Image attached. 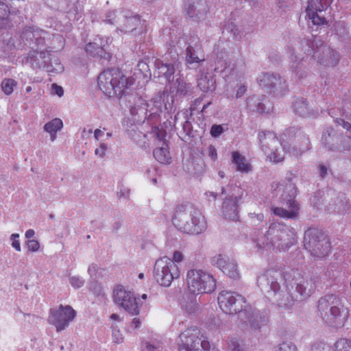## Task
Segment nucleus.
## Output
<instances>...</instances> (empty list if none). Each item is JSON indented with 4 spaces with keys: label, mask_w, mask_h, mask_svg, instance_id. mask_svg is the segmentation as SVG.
Wrapping results in <instances>:
<instances>
[{
    "label": "nucleus",
    "mask_w": 351,
    "mask_h": 351,
    "mask_svg": "<svg viewBox=\"0 0 351 351\" xmlns=\"http://www.w3.org/2000/svg\"><path fill=\"white\" fill-rule=\"evenodd\" d=\"M153 272L156 282L165 287H169L173 280L180 276L178 265L167 256H163L156 261Z\"/></svg>",
    "instance_id": "nucleus-11"
},
{
    "label": "nucleus",
    "mask_w": 351,
    "mask_h": 351,
    "mask_svg": "<svg viewBox=\"0 0 351 351\" xmlns=\"http://www.w3.org/2000/svg\"><path fill=\"white\" fill-rule=\"evenodd\" d=\"M112 341L114 343L119 344L122 343L124 340V337L121 332L120 330L117 326H112Z\"/></svg>",
    "instance_id": "nucleus-46"
},
{
    "label": "nucleus",
    "mask_w": 351,
    "mask_h": 351,
    "mask_svg": "<svg viewBox=\"0 0 351 351\" xmlns=\"http://www.w3.org/2000/svg\"><path fill=\"white\" fill-rule=\"evenodd\" d=\"M317 310L324 322L335 328H343L350 317V309L345 306L342 298L335 294L320 298Z\"/></svg>",
    "instance_id": "nucleus-4"
},
{
    "label": "nucleus",
    "mask_w": 351,
    "mask_h": 351,
    "mask_svg": "<svg viewBox=\"0 0 351 351\" xmlns=\"http://www.w3.org/2000/svg\"><path fill=\"white\" fill-rule=\"evenodd\" d=\"M63 125V122L60 118H54L47 122L43 129L49 134L51 141L53 142L57 138V133L61 131Z\"/></svg>",
    "instance_id": "nucleus-30"
},
{
    "label": "nucleus",
    "mask_w": 351,
    "mask_h": 351,
    "mask_svg": "<svg viewBox=\"0 0 351 351\" xmlns=\"http://www.w3.org/2000/svg\"><path fill=\"white\" fill-rule=\"evenodd\" d=\"M295 234L293 228L276 222L269 227L265 235L254 232L251 243L255 252L261 254L271 250H286L295 243Z\"/></svg>",
    "instance_id": "nucleus-2"
},
{
    "label": "nucleus",
    "mask_w": 351,
    "mask_h": 351,
    "mask_svg": "<svg viewBox=\"0 0 351 351\" xmlns=\"http://www.w3.org/2000/svg\"><path fill=\"white\" fill-rule=\"evenodd\" d=\"M171 259L178 265V264L183 261L184 254L180 251H175Z\"/></svg>",
    "instance_id": "nucleus-55"
},
{
    "label": "nucleus",
    "mask_w": 351,
    "mask_h": 351,
    "mask_svg": "<svg viewBox=\"0 0 351 351\" xmlns=\"http://www.w3.org/2000/svg\"><path fill=\"white\" fill-rule=\"evenodd\" d=\"M26 247L29 252H36L40 249V243L38 241L32 239L27 241Z\"/></svg>",
    "instance_id": "nucleus-50"
},
{
    "label": "nucleus",
    "mask_w": 351,
    "mask_h": 351,
    "mask_svg": "<svg viewBox=\"0 0 351 351\" xmlns=\"http://www.w3.org/2000/svg\"><path fill=\"white\" fill-rule=\"evenodd\" d=\"M108 148V144L104 142H100L99 147H97L95 150V154L99 158H103L105 156Z\"/></svg>",
    "instance_id": "nucleus-49"
},
{
    "label": "nucleus",
    "mask_w": 351,
    "mask_h": 351,
    "mask_svg": "<svg viewBox=\"0 0 351 351\" xmlns=\"http://www.w3.org/2000/svg\"><path fill=\"white\" fill-rule=\"evenodd\" d=\"M104 135V132L99 129H96L94 132V136H95V139L97 141L101 140Z\"/></svg>",
    "instance_id": "nucleus-62"
},
{
    "label": "nucleus",
    "mask_w": 351,
    "mask_h": 351,
    "mask_svg": "<svg viewBox=\"0 0 351 351\" xmlns=\"http://www.w3.org/2000/svg\"><path fill=\"white\" fill-rule=\"evenodd\" d=\"M156 71L154 76L158 77H163L166 82L169 83L175 76V68L172 64L164 63L160 60L155 61Z\"/></svg>",
    "instance_id": "nucleus-24"
},
{
    "label": "nucleus",
    "mask_w": 351,
    "mask_h": 351,
    "mask_svg": "<svg viewBox=\"0 0 351 351\" xmlns=\"http://www.w3.org/2000/svg\"><path fill=\"white\" fill-rule=\"evenodd\" d=\"M16 84L17 83L14 80L11 78H5L1 84V90L4 94L10 95L13 93L14 88Z\"/></svg>",
    "instance_id": "nucleus-39"
},
{
    "label": "nucleus",
    "mask_w": 351,
    "mask_h": 351,
    "mask_svg": "<svg viewBox=\"0 0 351 351\" xmlns=\"http://www.w3.org/2000/svg\"><path fill=\"white\" fill-rule=\"evenodd\" d=\"M258 138L261 149L266 156V160L273 163L282 162L285 158V152L293 155H298L302 152L295 149L293 151L286 150L276 134L270 131L260 132Z\"/></svg>",
    "instance_id": "nucleus-8"
},
{
    "label": "nucleus",
    "mask_w": 351,
    "mask_h": 351,
    "mask_svg": "<svg viewBox=\"0 0 351 351\" xmlns=\"http://www.w3.org/2000/svg\"><path fill=\"white\" fill-rule=\"evenodd\" d=\"M156 135L158 139L162 142V146L154 149V156L159 162L162 164H169L171 162V158L167 149V145L164 141L165 136L159 131L156 133Z\"/></svg>",
    "instance_id": "nucleus-26"
},
{
    "label": "nucleus",
    "mask_w": 351,
    "mask_h": 351,
    "mask_svg": "<svg viewBox=\"0 0 351 351\" xmlns=\"http://www.w3.org/2000/svg\"><path fill=\"white\" fill-rule=\"evenodd\" d=\"M267 319L262 317L259 313H252L248 317V322L254 328H260L262 325L267 323Z\"/></svg>",
    "instance_id": "nucleus-37"
},
{
    "label": "nucleus",
    "mask_w": 351,
    "mask_h": 351,
    "mask_svg": "<svg viewBox=\"0 0 351 351\" xmlns=\"http://www.w3.org/2000/svg\"><path fill=\"white\" fill-rule=\"evenodd\" d=\"M46 35L47 32L42 29L29 27L23 32L21 37L23 39L34 41L37 45H40L44 43Z\"/></svg>",
    "instance_id": "nucleus-27"
},
{
    "label": "nucleus",
    "mask_w": 351,
    "mask_h": 351,
    "mask_svg": "<svg viewBox=\"0 0 351 351\" xmlns=\"http://www.w3.org/2000/svg\"><path fill=\"white\" fill-rule=\"evenodd\" d=\"M225 267L226 268L222 271L224 274L233 279L239 278V271L237 263L233 259H232L230 263H228Z\"/></svg>",
    "instance_id": "nucleus-36"
},
{
    "label": "nucleus",
    "mask_w": 351,
    "mask_h": 351,
    "mask_svg": "<svg viewBox=\"0 0 351 351\" xmlns=\"http://www.w3.org/2000/svg\"><path fill=\"white\" fill-rule=\"evenodd\" d=\"M69 281L70 285L75 289H79L84 285V280L79 276H71Z\"/></svg>",
    "instance_id": "nucleus-44"
},
{
    "label": "nucleus",
    "mask_w": 351,
    "mask_h": 351,
    "mask_svg": "<svg viewBox=\"0 0 351 351\" xmlns=\"http://www.w3.org/2000/svg\"><path fill=\"white\" fill-rule=\"evenodd\" d=\"M137 66L138 70L143 73L144 76H147L148 74H150L149 66L146 62H139Z\"/></svg>",
    "instance_id": "nucleus-53"
},
{
    "label": "nucleus",
    "mask_w": 351,
    "mask_h": 351,
    "mask_svg": "<svg viewBox=\"0 0 351 351\" xmlns=\"http://www.w3.org/2000/svg\"><path fill=\"white\" fill-rule=\"evenodd\" d=\"M45 70L51 74L60 73L63 72L64 66L58 58L51 57L49 53V58H47Z\"/></svg>",
    "instance_id": "nucleus-33"
},
{
    "label": "nucleus",
    "mask_w": 351,
    "mask_h": 351,
    "mask_svg": "<svg viewBox=\"0 0 351 351\" xmlns=\"http://www.w3.org/2000/svg\"><path fill=\"white\" fill-rule=\"evenodd\" d=\"M311 351H333V348L324 342H318L313 345Z\"/></svg>",
    "instance_id": "nucleus-47"
},
{
    "label": "nucleus",
    "mask_w": 351,
    "mask_h": 351,
    "mask_svg": "<svg viewBox=\"0 0 351 351\" xmlns=\"http://www.w3.org/2000/svg\"><path fill=\"white\" fill-rule=\"evenodd\" d=\"M188 290L193 294L211 293L216 289L214 276L202 269H190L186 273Z\"/></svg>",
    "instance_id": "nucleus-9"
},
{
    "label": "nucleus",
    "mask_w": 351,
    "mask_h": 351,
    "mask_svg": "<svg viewBox=\"0 0 351 351\" xmlns=\"http://www.w3.org/2000/svg\"><path fill=\"white\" fill-rule=\"evenodd\" d=\"M76 316L77 312L71 306L60 304L57 308L50 309L48 322L59 332L68 328Z\"/></svg>",
    "instance_id": "nucleus-14"
},
{
    "label": "nucleus",
    "mask_w": 351,
    "mask_h": 351,
    "mask_svg": "<svg viewBox=\"0 0 351 351\" xmlns=\"http://www.w3.org/2000/svg\"><path fill=\"white\" fill-rule=\"evenodd\" d=\"M231 155L232 162L238 171L248 173L252 170L251 165L247 162L245 158L239 152H232Z\"/></svg>",
    "instance_id": "nucleus-31"
},
{
    "label": "nucleus",
    "mask_w": 351,
    "mask_h": 351,
    "mask_svg": "<svg viewBox=\"0 0 351 351\" xmlns=\"http://www.w3.org/2000/svg\"><path fill=\"white\" fill-rule=\"evenodd\" d=\"M14 11H11L8 5L4 2L0 1V19H2V21L0 23V29L4 27V24L7 23L8 20L5 16H7L8 13H13Z\"/></svg>",
    "instance_id": "nucleus-40"
},
{
    "label": "nucleus",
    "mask_w": 351,
    "mask_h": 351,
    "mask_svg": "<svg viewBox=\"0 0 351 351\" xmlns=\"http://www.w3.org/2000/svg\"><path fill=\"white\" fill-rule=\"evenodd\" d=\"M250 217H251L254 223H255V219H256L258 221H263L265 218L264 215L263 213H250Z\"/></svg>",
    "instance_id": "nucleus-59"
},
{
    "label": "nucleus",
    "mask_w": 351,
    "mask_h": 351,
    "mask_svg": "<svg viewBox=\"0 0 351 351\" xmlns=\"http://www.w3.org/2000/svg\"><path fill=\"white\" fill-rule=\"evenodd\" d=\"M20 235L18 233H13L10 237L12 247L16 251H21V243L19 241Z\"/></svg>",
    "instance_id": "nucleus-45"
},
{
    "label": "nucleus",
    "mask_w": 351,
    "mask_h": 351,
    "mask_svg": "<svg viewBox=\"0 0 351 351\" xmlns=\"http://www.w3.org/2000/svg\"><path fill=\"white\" fill-rule=\"evenodd\" d=\"M141 326V320L138 318H134L131 323V327L134 329H137Z\"/></svg>",
    "instance_id": "nucleus-63"
},
{
    "label": "nucleus",
    "mask_w": 351,
    "mask_h": 351,
    "mask_svg": "<svg viewBox=\"0 0 351 351\" xmlns=\"http://www.w3.org/2000/svg\"><path fill=\"white\" fill-rule=\"evenodd\" d=\"M217 300L219 308L226 314H237L246 311L245 298L236 292L222 291L219 293Z\"/></svg>",
    "instance_id": "nucleus-15"
},
{
    "label": "nucleus",
    "mask_w": 351,
    "mask_h": 351,
    "mask_svg": "<svg viewBox=\"0 0 351 351\" xmlns=\"http://www.w3.org/2000/svg\"><path fill=\"white\" fill-rule=\"evenodd\" d=\"M276 351H297V348L291 343H282Z\"/></svg>",
    "instance_id": "nucleus-51"
},
{
    "label": "nucleus",
    "mask_w": 351,
    "mask_h": 351,
    "mask_svg": "<svg viewBox=\"0 0 351 351\" xmlns=\"http://www.w3.org/2000/svg\"><path fill=\"white\" fill-rule=\"evenodd\" d=\"M208 156L210 158V159L213 161L217 160V152L215 146L210 145L208 146Z\"/></svg>",
    "instance_id": "nucleus-56"
},
{
    "label": "nucleus",
    "mask_w": 351,
    "mask_h": 351,
    "mask_svg": "<svg viewBox=\"0 0 351 351\" xmlns=\"http://www.w3.org/2000/svg\"><path fill=\"white\" fill-rule=\"evenodd\" d=\"M232 260L228 256L223 254H219L211 258V264L213 266L218 268L221 271L226 268L225 266Z\"/></svg>",
    "instance_id": "nucleus-35"
},
{
    "label": "nucleus",
    "mask_w": 351,
    "mask_h": 351,
    "mask_svg": "<svg viewBox=\"0 0 351 351\" xmlns=\"http://www.w3.org/2000/svg\"><path fill=\"white\" fill-rule=\"evenodd\" d=\"M335 123L339 125H341L344 129L347 130H350L351 129V123L346 121L344 119L337 118L335 119Z\"/></svg>",
    "instance_id": "nucleus-57"
},
{
    "label": "nucleus",
    "mask_w": 351,
    "mask_h": 351,
    "mask_svg": "<svg viewBox=\"0 0 351 351\" xmlns=\"http://www.w3.org/2000/svg\"><path fill=\"white\" fill-rule=\"evenodd\" d=\"M226 29L232 34L234 38L239 39L241 38V31L234 22H228L226 24Z\"/></svg>",
    "instance_id": "nucleus-42"
},
{
    "label": "nucleus",
    "mask_w": 351,
    "mask_h": 351,
    "mask_svg": "<svg viewBox=\"0 0 351 351\" xmlns=\"http://www.w3.org/2000/svg\"><path fill=\"white\" fill-rule=\"evenodd\" d=\"M223 132V129L220 125H214L210 129V134L213 137H217L221 134Z\"/></svg>",
    "instance_id": "nucleus-54"
},
{
    "label": "nucleus",
    "mask_w": 351,
    "mask_h": 351,
    "mask_svg": "<svg viewBox=\"0 0 351 351\" xmlns=\"http://www.w3.org/2000/svg\"><path fill=\"white\" fill-rule=\"evenodd\" d=\"M205 60V56L199 43L189 46L186 50V61L189 64L199 63Z\"/></svg>",
    "instance_id": "nucleus-28"
},
{
    "label": "nucleus",
    "mask_w": 351,
    "mask_h": 351,
    "mask_svg": "<svg viewBox=\"0 0 351 351\" xmlns=\"http://www.w3.org/2000/svg\"><path fill=\"white\" fill-rule=\"evenodd\" d=\"M206 199L209 202L215 201L217 199V193L212 191H208L205 193Z\"/></svg>",
    "instance_id": "nucleus-61"
},
{
    "label": "nucleus",
    "mask_w": 351,
    "mask_h": 351,
    "mask_svg": "<svg viewBox=\"0 0 351 351\" xmlns=\"http://www.w3.org/2000/svg\"><path fill=\"white\" fill-rule=\"evenodd\" d=\"M274 191L276 195H280L284 207L273 208L274 214L284 219H295L298 215L299 206L295 200L297 193L295 184L291 180L276 184Z\"/></svg>",
    "instance_id": "nucleus-6"
},
{
    "label": "nucleus",
    "mask_w": 351,
    "mask_h": 351,
    "mask_svg": "<svg viewBox=\"0 0 351 351\" xmlns=\"http://www.w3.org/2000/svg\"><path fill=\"white\" fill-rule=\"evenodd\" d=\"M246 90H247V88H246V86L245 85L239 86L238 87L237 90L236 97L237 98L241 97L245 94Z\"/></svg>",
    "instance_id": "nucleus-60"
},
{
    "label": "nucleus",
    "mask_w": 351,
    "mask_h": 351,
    "mask_svg": "<svg viewBox=\"0 0 351 351\" xmlns=\"http://www.w3.org/2000/svg\"><path fill=\"white\" fill-rule=\"evenodd\" d=\"M49 51H33L30 52L27 57V62L34 69L43 68L45 69L47 58H49Z\"/></svg>",
    "instance_id": "nucleus-29"
},
{
    "label": "nucleus",
    "mask_w": 351,
    "mask_h": 351,
    "mask_svg": "<svg viewBox=\"0 0 351 351\" xmlns=\"http://www.w3.org/2000/svg\"><path fill=\"white\" fill-rule=\"evenodd\" d=\"M130 195V189L126 187H121L119 191L117 192V195L119 197L128 198Z\"/></svg>",
    "instance_id": "nucleus-58"
},
{
    "label": "nucleus",
    "mask_w": 351,
    "mask_h": 351,
    "mask_svg": "<svg viewBox=\"0 0 351 351\" xmlns=\"http://www.w3.org/2000/svg\"><path fill=\"white\" fill-rule=\"evenodd\" d=\"M197 86L204 92H213L215 89V82L212 77L202 76L198 79Z\"/></svg>",
    "instance_id": "nucleus-34"
},
{
    "label": "nucleus",
    "mask_w": 351,
    "mask_h": 351,
    "mask_svg": "<svg viewBox=\"0 0 351 351\" xmlns=\"http://www.w3.org/2000/svg\"><path fill=\"white\" fill-rule=\"evenodd\" d=\"M293 110L300 117H307L314 115V113L309 109L306 100L303 99H295L293 104Z\"/></svg>",
    "instance_id": "nucleus-32"
},
{
    "label": "nucleus",
    "mask_w": 351,
    "mask_h": 351,
    "mask_svg": "<svg viewBox=\"0 0 351 351\" xmlns=\"http://www.w3.org/2000/svg\"><path fill=\"white\" fill-rule=\"evenodd\" d=\"M173 95L168 92L158 93L147 104L148 120L156 122L162 115L168 119L173 110Z\"/></svg>",
    "instance_id": "nucleus-10"
},
{
    "label": "nucleus",
    "mask_w": 351,
    "mask_h": 351,
    "mask_svg": "<svg viewBox=\"0 0 351 351\" xmlns=\"http://www.w3.org/2000/svg\"><path fill=\"white\" fill-rule=\"evenodd\" d=\"M198 304L195 301L190 300L182 304V310L188 313L193 314L198 310Z\"/></svg>",
    "instance_id": "nucleus-43"
},
{
    "label": "nucleus",
    "mask_w": 351,
    "mask_h": 351,
    "mask_svg": "<svg viewBox=\"0 0 351 351\" xmlns=\"http://www.w3.org/2000/svg\"><path fill=\"white\" fill-rule=\"evenodd\" d=\"M304 53L317 58L320 63L326 66H335L339 60V53L332 49L324 45L321 40L316 36H311L304 40L302 43Z\"/></svg>",
    "instance_id": "nucleus-7"
},
{
    "label": "nucleus",
    "mask_w": 351,
    "mask_h": 351,
    "mask_svg": "<svg viewBox=\"0 0 351 351\" xmlns=\"http://www.w3.org/2000/svg\"><path fill=\"white\" fill-rule=\"evenodd\" d=\"M113 300L117 305L131 315H138L142 306L134 293L126 290L122 285H117L114 289Z\"/></svg>",
    "instance_id": "nucleus-16"
},
{
    "label": "nucleus",
    "mask_w": 351,
    "mask_h": 351,
    "mask_svg": "<svg viewBox=\"0 0 351 351\" xmlns=\"http://www.w3.org/2000/svg\"><path fill=\"white\" fill-rule=\"evenodd\" d=\"M169 84L170 92L175 94L176 97H184L191 90V84L187 83L184 77L180 73L175 75Z\"/></svg>",
    "instance_id": "nucleus-21"
},
{
    "label": "nucleus",
    "mask_w": 351,
    "mask_h": 351,
    "mask_svg": "<svg viewBox=\"0 0 351 351\" xmlns=\"http://www.w3.org/2000/svg\"><path fill=\"white\" fill-rule=\"evenodd\" d=\"M145 351H162V344L158 341L147 342L145 343Z\"/></svg>",
    "instance_id": "nucleus-48"
},
{
    "label": "nucleus",
    "mask_w": 351,
    "mask_h": 351,
    "mask_svg": "<svg viewBox=\"0 0 351 351\" xmlns=\"http://www.w3.org/2000/svg\"><path fill=\"white\" fill-rule=\"evenodd\" d=\"M51 94L53 95H58L61 97L64 95V89L62 86L57 84H52L51 85Z\"/></svg>",
    "instance_id": "nucleus-52"
},
{
    "label": "nucleus",
    "mask_w": 351,
    "mask_h": 351,
    "mask_svg": "<svg viewBox=\"0 0 351 351\" xmlns=\"http://www.w3.org/2000/svg\"><path fill=\"white\" fill-rule=\"evenodd\" d=\"M173 223L178 230L189 234H199L207 228L205 217L190 203L182 204L176 207Z\"/></svg>",
    "instance_id": "nucleus-3"
},
{
    "label": "nucleus",
    "mask_w": 351,
    "mask_h": 351,
    "mask_svg": "<svg viewBox=\"0 0 351 351\" xmlns=\"http://www.w3.org/2000/svg\"><path fill=\"white\" fill-rule=\"evenodd\" d=\"M56 8L66 13L70 21H77L82 16L81 9L77 6L76 0H60Z\"/></svg>",
    "instance_id": "nucleus-22"
},
{
    "label": "nucleus",
    "mask_w": 351,
    "mask_h": 351,
    "mask_svg": "<svg viewBox=\"0 0 351 351\" xmlns=\"http://www.w3.org/2000/svg\"><path fill=\"white\" fill-rule=\"evenodd\" d=\"M227 54L224 51H214L210 56L209 63L212 69L217 72L228 70Z\"/></svg>",
    "instance_id": "nucleus-25"
},
{
    "label": "nucleus",
    "mask_w": 351,
    "mask_h": 351,
    "mask_svg": "<svg viewBox=\"0 0 351 351\" xmlns=\"http://www.w3.org/2000/svg\"><path fill=\"white\" fill-rule=\"evenodd\" d=\"M332 0H308L306 9V16L313 25H319L326 23L322 12L327 9Z\"/></svg>",
    "instance_id": "nucleus-18"
},
{
    "label": "nucleus",
    "mask_w": 351,
    "mask_h": 351,
    "mask_svg": "<svg viewBox=\"0 0 351 351\" xmlns=\"http://www.w3.org/2000/svg\"><path fill=\"white\" fill-rule=\"evenodd\" d=\"M304 245L313 256L317 258L326 256L330 250L328 238L315 228H310L305 232Z\"/></svg>",
    "instance_id": "nucleus-12"
},
{
    "label": "nucleus",
    "mask_w": 351,
    "mask_h": 351,
    "mask_svg": "<svg viewBox=\"0 0 351 351\" xmlns=\"http://www.w3.org/2000/svg\"><path fill=\"white\" fill-rule=\"evenodd\" d=\"M252 103H256L254 97H250L247 100V106L251 110H256L261 113L268 112L269 110V108L267 109V110H265V105L264 104L258 102L257 105L254 108Z\"/></svg>",
    "instance_id": "nucleus-41"
},
{
    "label": "nucleus",
    "mask_w": 351,
    "mask_h": 351,
    "mask_svg": "<svg viewBox=\"0 0 351 351\" xmlns=\"http://www.w3.org/2000/svg\"><path fill=\"white\" fill-rule=\"evenodd\" d=\"M104 21L111 25H117V30L121 32H132L141 25V20L137 16H128L123 11L110 12L107 14Z\"/></svg>",
    "instance_id": "nucleus-17"
},
{
    "label": "nucleus",
    "mask_w": 351,
    "mask_h": 351,
    "mask_svg": "<svg viewBox=\"0 0 351 351\" xmlns=\"http://www.w3.org/2000/svg\"><path fill=\"white\" fill-rule=\"evenodd\" d=\"M99 89L108 97H121L134 83L132 77L125 76L118 69H110L101 73L97 78Z\"/></svg>",
    "instance_id": "nucleus-5"
},
{
    "label": "nucleus",
    "mask_w": 351,
    "mask_h": 351,
    "mask_svg": "<svg viewBox=\"0 0 351 351\" xmlns=\"http://www.w3.org/2000/svg\"><path fill=\"white\" fill-rule=\"evenodd\" d=\"M208 12V5L203 0H195L189 4L186 13L188 16L196 21L203 19Z\"/></svg>",
    "instance_id": "nucleus-23"
},
{
    "label": "nucleus",
    "mask_w": 351,
    "mask_h": 351,
    "mask_svg": "<svg viewBox=\"0 0 351 351\" xmlns=\"http://www.w3.org/2000/svg\"><path fill=\"white\" fill-rule=\"evenodd\" d=\"M221 194L226 195L221 207V215L230 220H237L238 219L239 202L243 195V189L240 186H234L230 191L226 193V190L222 187Z\"/></svg>",
    "instance_id": "nucleus-13"
},
{
    "label": "nucleus",
    "mask_w": 351,
    "mask_h": 351,
    "mask_svg": "<svg viewBox=\"0 0 351 351\" xmlns=\"http://www.w3.org/2000/svg\"><path fill=\"white\" fill-rule=\"evenodd\" d=\"M280 278L286 289V293L278 298L280 307L285 308L292 306L297 300H302L309 297L316 288L313 280H305L303 273L298 269H289L280 273L278 270L269 269L258 276L257 282L262 290L272 292L274 295L278 294L280 289L278 280ZM280 296L281 294L279 293Z\"/></svg>",
    "instance_id": "nucleus-1"
},
{
    "label": "nucleus",
    "mask_w": 351,
    "mask_h": 351,
    "mask_svg": "<svg viewBox=\"0 0 351 351\" xmlns=\"http://www.w3.org/2000/svg\"><path fill=\"white\" fill-rule=\"evenodd\" d=\"M333 351H351V339L341 338L334 344Z\"/></svg>",
    "instance_id": "nucleus-38"
},
{
    "label": "nucleus",
    "mask_w": 351,
    "mask_h": 351,
    "mask_svg": "<svg viewBox=\"0 0 351 351\" xmlns=\"http://www.w3.org/2000/svg\"><path fill=\"white\" fill-rule=\"evenodd\" d=\"M257 82L261 87L274 89V92L281 93L287 88L286 82L274 73H262L258 76Z\"/></svg>",
    "instance_id": "nucleus-20"
},
{
    "label": "nucleus",
    "mask_w": 351,
    "mask_h": 351,
    "mask_svg": "<svg viewBox=\"0 0 351 351\" xmlns=\"http://www.w3.org/2000/svg\"><path fill=\"white\" fill-rule=\"evenodd\" d=\"M97 267L95 264H92L91 265H90L88 269V271L89 274L90 276L94 275L97 271Z\"/></svg>",
    "instance_id": "nucleus-64"
},
{
    "label": "nucleus",
    "mask_w": 351,
    "mask_h": 351,
    "mask_svg": "<svg viewBox=\"0 0 351 351\" xmlns=\"http://www.w3.org/2000/svg\"><path fill=\"white\" fill-rule=\"evenodd\" d=\"M110 37L95 36L86 47V51L95 57L108 60L110 53L106 51V47L111 43Z\"/></svg>",
    "instance_id": "nucleus-19"
}]
</instances>
